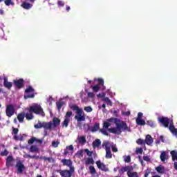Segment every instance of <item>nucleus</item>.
I'll return each instance as SVG.
<instances>
[{"label":"nucleus","instance_id":"nucleus-11","mask_svg":"<svg viewBox=\"0 0 177 177\" xmlns=\"http://www.w3.org/2000/svg\"><path fill=\"white\" fill-rule=\"evenodd\" d=\"M13 84L17 89H21V88H24V80H23V78L13 80Z\"/></svg>","mask_w":177,"mask_h":177},{"label":"nucleus","instance_id":"nucleus-42","mask_svg":"<svg viewBox=\"0 0 177 177\" xmlns=\"http://www.w3.org/2000/svg\"><path fill=\"white\" fill-rule=\"evenodd\" d=\"M89 169H90L91 174H96V169L93 166H90Z\"/></svg>","mask_w":177,"mask_h":177},{"label":"nucleus","instance_id":"nucleus-45","mask_svg":"<svg viewBox=\"0 0 177 177\" xmlns=\"http://www.w3.org/2000/svg\"><path fill=\"white\" fill-rule=\"evenodd\" d=\"M100 131L103 133V135H105V136H109V133H107L106 129H101Z\"/></svg>","mask_w":177,"mask_h":177},{"label":"nucleus","instance_id":"nucleus-1","mask_svg":"<svg viewBox=\"0 0 177 177\" xmlns=\"http://www.w3.org/2000/svg\"><path fill=\"white\" fill-rule=\"evenodd\" d=\"M116 127L109 129L108 131L111 133H115V135H121L122 132H131V128L128 127L127 122L120 121L119 122H115Z\"/></svg>","mask_w":177,"mask_h":177},{"label":"nucleus","instance_id":"nucleus-6","mask_svg":"<svg viewBox=\"0 0 177 177\" xmlns=\"http://www.w3.org/2000/svg\"><path fill=\"white\" fill-rule=\"evenodd\" d=\"M102 147H105V150H106V158H113V153H111V144H110V142L109 141H105L103 144H102Z\"/></svg>","mask_w":177,"mask_h":177},{"label":"nucleus","instance_id":"nucleus-30","mask_svg":"<svg viewBox=\"0 0 177 177\" xmlns=\"http://www.w3.org/2000/svg\"><path fill=\"white\" fill-rule=\"evenodd\" d=\"M57 108L60 111L62 110V107L64 106V102H56Z\"/></svg>","mask_w":177,"mask_h":177},{"label":"nucleus","instance_id":"nucleus-37","mask_svg":"<svg viewBox=\"0 0 177 177\" xmlns=\"http://www.w3.org/2000/svg\"><path fill=\"white\" fill-rule=\"evenodd\" d=\"M84 111H86V113H92V111H93V109H92L91 106H85L84 108Z\"/></svg>","mask_w":177,"mask_h":177},{"label":"nucleus","instance_id":"nucleus-8","mask_svg":"<svg viewBox=\"0 0 177 177\" xmlns=\"http://www.w3.org/2000/svg\"><path fill=\"white\" fill-rule=\"evenodd\" d=\"M15 113H16V108H15V106L13 104H8L6 109V114L7 117L10 118L12 115H15Z\"/></svg>","mask_w":177,"mask_h":177},{"label":"nucleus","instance_id":"nucleus-2","mask_svg":"<svg viewBox=\"0 0 177 177\" xmlns=\"http://www.w3.org/2000/svg\"><path fill=\"white\" fill-rule=\"evenodd\" d=\"M68 107L72 110V111L76 112L75 120H76L77 122H82V121H85V112H84L82 109H80V106L75 104H69Z\"/></svg>","mask_w":177,"mask_h":177},{"label":"nucleus","instance_id":"nucleus-10","mask_svg":"<svg viewBox=\"0 0 177 177\" xmlns=\"http://www.w3.org/2000/svg\"><path fill=\"white\" fill-rule=\"evenodd\" d=\"M15 167L17 168V174H23L26 170V166H24V164L21 162V160L17 162Z\"/></svg>","mask_w":177,"mask_h":177},{"label":"nucleus","instance_id":"nucleus-15","mask_svg":"<svg viewBox=\"0 0 177 177\" xmlns=\"http://www.w3.org/2000/svg\"><path fill=\"white\" fill-rule=\"evenodd\" d=\"M96 165L98 169H101V171H109V169L106 167V165L100 162V160H97L96 162Z\"/></svg>","mask_w":177,"mask_h":177},{"label":"nucleus","instance_id":"nucleus-51","mask_svg":"<svg viewBox=\"0 0 177 177\" xmlns=\"http://www.w3.org/2000/svg\"><path fill=\"white\" fill-rule=\"evenodd\" d=\"M85 153H86L87 156L88 157L92 156V151H89V149H85Z\"/></svg>","mask_w":177,"mask_h":177},{"label":"nucleus","instance_id":"nucleus-58","mask_svg":"<svg viewBox=\"0 0 177 177\" xmlns=\"http://www.w3.org/2000/svg\"><path fill=\"white\" fill-rule=\"evenodd\" d=\"M97 96V97H104L105 95L104 93H99Z\"/></svg>","mask_w":177,"mask_h":177},{"label":"nucleus","instance_id":"nucleus-5","mask_svg":"<svg viewBox=\"0 0 177 177\" xmlns=\"http://www.w3.org/2000/svg\"><path fill=\"white\" fill-rule=\"evenodd\" d=\"M30 113H35V114L41 115V117H45V112L44 109L41 107V105H35L30 107Z\"/></svg>","mask_w":177,"mask_h":177},{"label":"nucleus","instance_id":"nucleus-18","mask_svg":"<svg viewBox=\"0 0 177 177\" xmlns=\"http://www.w3.org/2000/svg\"><path fill=\"white\" fill-rule=\"evenodd\" d=\"M52 127H53V123H52V122H43V128L44 129H48L49 131H50L52 129Z\"/></svg>","mask_w":177,"mask_h":177},{"label":"nucleus","instance_id":"nucleus-49","mask_svg":"<svg viewBox=\"0 0 177 177\" xmlns=\"http://www.w3.org/2000/svg\"><path fill=\"white\" fill-rule=\"evenodd\" d=\"M8 154H9V152L6 149H5L4 151L1 152V156H8Z\"/></svg>","mask_w":177,"mask_h":177},{"label":"nucleus","instance_id":"nucleus-3","mask_svg":"<svg viewBox=\"0 0 177 177\" xmlns=\"http://www.w3.org/2000/svg\"><path fill=\"white\" fill-rule=\"evenodd\" d=\"M62 162L64 166L71 167L70 170H57V172L62 177H71L73 176V172H74V167H71L73 162L70 159H62Z\"/></svg>","mask_w":177,"mask_h":177},{"label":"nucleus","instance_id":"nucleus-13","mask_svg":"<svg viewBox=\"0 0 177 177\" xmlns=\"http://www.w3.org/2000/svg\"><path fill=\"white\" fill-rule=\"evenodd\" d=\"M3 85L5 88L8 89V91H10L12 89V86H13V83L12 82L8 81V77L3 78Z\"/></svg>","mask_w":177,"mask_h":177},{"label":"nucleus","instance_id":"nucleus-17","mask_svg":"<svg viewBox=\"0 0 177 177\" xmlns=\"http://www.w3.org/2000/svg\"><path fill=\"white\" fill-rule=\"evenodd\" d=\"M153 137L150 135H147L145 140V143H146L148 146H150L153 144Z\"/></svg>","mask_w":177,"mask_h":177},{"label":"nucleus","instance_id":"nucleus-22","mask_svg":"<svg viewBox=\"0 0 177 177\" xmlns=\"http://www.w3.org/2000/svg\"><path fill=\"white\" fill-rule=\"evenodd\" d=\"M52 124H53V127H59V125H60V119H59L57 118H53Z\"/></svg>","mask_w":177,"mask_h":177},{"label":"nucleus","instance_id":"nucleus-54","mask_svg":"<svg viewBox=\"0 0 177 177\" xmlns=\"http://www.w3.org/2000/svg\"><path fill=\"white\" fill-rule=\"evenodd\" d=\"M144 161H147V162H150V158L149 156H143Z\"/></svg>","mask_w":177,"mask_h":177},{"label":"nucleus","instance_id":"nucleus-63","mask_svg":"<svg viewBox=\"0 0 177 177\" xmlns=\"http://www.w3.org/2000/svg\"><path fill=\"white\" fill-rule=\"evenodd\" d=\"M118 169H120V167H115L113 169V171H114V172H117L118 171Z\"/></svg>","mask_w":177,"mask_h":177},{"label":"nucleus","instance_id":"nucleus-32","mask_svg":"<svg viewBox=\"0 0 177 177\" xmlns=\"http://www.w3.org/2000/svg\"><path fill=\"white\" fill-rule=\"evenodd\" d=\"M147 124L151 127V128H156V123L153 120L147 121Z\"/></svg>","mask_w":177,"mask_h":177},{"label":"nucleus","instance_id":"nucleus-40","mask_svg":"<svg viewBox=\"0 0 177 177\" xmlns=\"http://www.w3.org/2000/svg\"><path fill=\"white\" fill-rule=\"evenodd\" d=\"M111 124L109 122H104L103 124V128L105 129H108L109 127H110Z\"/></svg>","mask_w":177,"mask_h":177},{"label":"nucleus","instance_id":"nucleus-27","mask_svg":"<svg viewBox=\"0 0 177 177\" xmlns=\"http://www.w3.org/2000/svg\"><path fill=\"white\" fill-rule=\"evenodd\" d=\"M136 121L138 125H140V126L146 125V122L143 119H136Z\"/></svg>","mask_w":177,"mask_h":177},{"label":"nucleus","instance_id":"nucleus-9","mask_svg":"<svg viewBox=\"0 0 177 177\" xmlns=\"http://www.w3.org/2000/svg\"><path fill=\"white\" fill-rule=\"evenodd\" d=\"M73 115V111H67L66 113V115L64 117V120L62 122V127H65V128H67L68 127V124L70 123V117Z\"/></svg>","mask_w":177,"mask_h":177},{"label":"nucleus","instance_id":"nucleus-48","mask_svg":"<svg viewBox=\"0 0 177 177\" xmlns=\"http://www.w3.org/2000/svg\"><path fill=\"white\" fill-rule=\"evenodd\" d=\"M87 95H88V97H91V99H93V97H95V93L92 92H88Z\"/></svg>","mask_w":177,"mask_h":177},{"label":"nucleus","instance_id":"nucleus-62","mask_svg":"<svg viewBox=\"0 0 177 177\" xmlns=\"http://www.w3.org/2000/svg\"><path fill=\"white\" fill-rule=\"evenodd\" d=\"M160 140L162 142V143H164V136H160Z\"/></svg>","mask_w":177,"mask_h":177},{"label":"nucleus","instance_id":"nucleus-44","mask_svg":"<svg viewBox=\"0 0 177 177\" xmlns=\"http://www.w3.org/2000/svg\"><path fill=\"white\" fill-rule=\"evenodd\" d=\"M59 143L60 142H55V141H53V142H52V147H59Z\"/></svg>","mask_w":177,"mask_h":177},{"label":"nucleus","instance_id":"nucleus-31","mask_svg":"<svg viewBox=\"0 0 177 177\" xmlns=\"http://www.w3.org/2000/svg\"><path fill=\"white\" fill-rule=\"evenodd\" d=\"M160 158L161 161L162 162L165 161V160H167V153L165 151L162 152L160 156Z\"/></svg>","mask_w":177,"mask_h":177},{"label":"nucleus","instance_id":"nucleus-47","mask_svg":"<svg viewBox=\"0 0 177 177\" xmlns=\"http://www.w3.org/2000/svg\"><path fill=\"white\" fill-rule=\"evenodd\" d=\"M66 150L74 151V147L73 145L66 146Z\"/></svg>","mask_w":177,"mask_h":177},{"label":"nucleus","instance_id":"nucleus-52","mask_svg":"<svg viewBox=\"0 0 177 177\" xmlns=\"http://www.w3.org/2000/svg\"><path fill=\"white\" fill-rule=\"evenodd\" d=\"M142 117H143V113L140 112L138 113V117H137L136 120H142Z\"/></svg>","mask_w":177,"mask_h":177},{"label":"nucleus","instance_id":"nucleus-36","mask_svg":"<svg viewBox=\"0 0 177 177\" xmlns=\"http://www.w3.org/2000/svg\"><path fill=\"white\" fill-rule=\"evenodd\" d=\"M104 100L106 102L108 106H113V103L111 102V100H110V98L106 97L104 98Z\"/></svg>","mask_w":177,"mask_h":177},{"label":"nucleus","instance_id":"nucleus-35","mask_svg":"<svg viewBox=\"0 0 177 177\" xmlns=\"http://www.w3.org/2000/svg\"><path fill=\"white\" fill-rule=\"evenodd\" d=\"M90 164H95V161L92 158H88L87 160H86V165H89Z\"/></svg>","mask_w":177,"mask_h":177},{"label":"nucleus","instance_id":"nucleus-57","mask_svg":"<svg viewBox=\"0 0 177 177\" xmlns=\"http://www.w3.org/2000/svg\"><path fill=\"white\" fill-rule=\"evenodd\" d=\"M112 151H113V153H117V151H118V149L114 146H112Z\"/></svg>","mask_w":177,"mask_h":177},{"label":"nucleus","instance_id":"nucleus-61","mask_svg":"<svg viewBox=\"0 0 177 177\" xmlns=\"http://www.w3.org/2000/svg\"><path fill=\"white\" fill-rule=\"evenodd\" d=\"M68 154V151L67 149H64V156H67Z\"/></svg>","mask_w":177,"mask_h":177},{"label":"nucleus","instance_id":"nucleus-12","mask_svg":"<svg viewBox=\"0 0 177 177\" xmlns=\"http://www.w3.org/2000/svg\"><path fill=\"white\" fill-rule=\"evenodd\" d=\"M158 121L160 124H162L165 128H168V127H169V118L162 117L158 118Z\"/></svg>","mask_w":177,"mask_h":177},{"label":"nucleus","instance_id":"nucleus-26","mask_svg":"<svg viewBox=\"0 0 177 177\" xmlns=\"http://www.w3.org/2000/svg\"><path fill=\"white\" fill-rule=\"evenodd\" d=\"M98 86L101 85L102 86V90L106 89V86H104V80L102 78L97 79Z\"/></svg>","mask_w":177,"mask_h":177},{"label":"nucleus","instance_id":"nucleus-19","mask_svg":"<svg viewBox=\"0 0 177 177\" xmlns=\"http://www.w3.org/2000/svg\"><path fill=\"white\" fill-rule=\"evenodd\" d=\"M25 117H26V113H24V112L19 113L17 115V120L19 122H24Z\"/></svg>","mask_w":177,"mask_h":177},{"label":"nucleus","instance_id":"nucleus-21","mask_svg":"<svg viewBox=\"0 0 177 177\" xmlns=\"http://www.w3.org/2000/svg\"><path fill=\"white\" fill-rule=\"evenodd\" d=\"M170 154L171 156L172 161H177V151L176 150L171 151Z\"/></svg>","mask_w":177,"mask_h":177},{"label":"nucleus","instance_id":"nucleus-39","mask_svg":"<svg viewBox=\"0 0 177 177\" xmlns=\"http://www.w3.org/2000/svg\"><path fill=\"white\" fill-rule=\"evenodd\" d=\"M37 140V138L35 137H32L30 139L28 140V145H32L34 142Z\"/></svg>","mask_w":177,"mask_h":177},{"label":"nucleus","instance_id":"nucleus-50","mask_svg":"<svg viewBox=\"0 0 177 177\" xmlns=\"http://www.w3.org/2000/svg\"><path fill=\"white\" fill-rule=\"evenodd\" d=\"M12 133L14 135H17V133H19V129L17 128H13L12 129Z\"/></svg>","mask_w":177,"mask_h":177},{"label":"nucleus","instance_id":"nucleus-25","mask_svg":"<svg viewBox=\"0 0 177 177\" xmlns=\"http://www.w3.org/2000/svg\"><path fill=\"white\" fill-rule=\"evenodd\" d=\"M102 145V141L100 139H96L95 141L93 142V147H99Z\"/></svg>","mask_w":177,"mask_h":177},{"label":"nucleus","instance_id":"nucleus-34","mask_svg":"<svg viewBox=\"0 0 177 177\" xmlns=\"http://www.w3.org/2000/svg\"><path fill=\"white\" fill-rule=\"evenodd\" d=\"M91 88H92L93 92H97L98 91H100V87L99 86V84L91 86Z\"/></svg>","mask_w":177,"mask_h":177},{"label":"nucleus","instance_id":"nucleus-41","mask_svg":"<svg viewBox=\"0 0 177 177\" xmlns=\"http://www.w3.org/2000/svg\"><path fill=\"white\" fill-rule=\"evenodd\" d=\"M4 3L6 5V6H10V5H13L12 0H5Z\"/></svg>","mask_w":177,"mask_h":177},{"label":"nucleus","instance_id":"nucleus-56","mask_svg":"<svg viewBox=\"0 0 177 177\" xmlns=\"http://www.w3.org/2000/svg\"><path fill=\"white\" fill-rule=\"evenodd\" d=\"M108 121L109 122H114V121H117V118H111L108 119Z\"/></svg>","mask_w":177,"mask_h":177},{"label":"nucleus","instance_id":"nucleus-7","mask_svg":"<svg viewBox=\"0 0 177 177\" xmlns=\"http://www.w3.org/2000/svg\"><path fill=\"white\" fill-rule=\"evenodd\" d=\"M34 88L31 86H28L25 89V93H30V94H27L24 95V99H34L35 97V94L34 93Z\"/></svg>","mask_w":177,"mask_h":177},{"label":"nucleus","instance_id":"nucleus-24","mask_svg":"<svg viewBox=\"0 0 177 177\" xmlns=\"http://www.w3.org/2000/svg\"><path fill=\"white\" fill-rule=\"evenodd\" d=\"M78 142L81 145H85L86 143V138L85 136H80L77 138Z\"/></svg>","mask_w":177,"mask_h":177},{"label":"nucleus","instance_id":"nucleus-60","mask_svg":"<svg viewBox=\"0 0 177 177\" xmlns=\"http://www.w3.org/2000/svg\"><path fill=\"white\" fill-rule=\"evenodd\" d=\"M40 160H44V161H47L48 158L46 156H41Z\"/></svg>","mask_w":177,"mask_h":177},{"label":"nucleus","instance_id":"nucleus-33","mask_svg":"<svg viewBox=\"0 0 177 177\" xmlns=\"http://www.w3.org/2000/svg\"><path fill=\"white\" fill-rule=\"evenodd\" d=\"M35 129H41L44 128V122H39L37 124H35Z\"/></svg>","mask_w":177,"mask_h":177},{"label":"nucleus","instance_id":"nucleus-16","mask_svg":"<svg viewBox=\"0 0 177 177\" xmlns=\"http://www.w3.org/2000/svg\"><path fill=\"white\" fill-rule=\"evenodd\" d=\"M155 169L158 174H160V175H164V174H165V167H164L162 165L156 167Z\"/></svg>","mask_w":177,"mask_h":177},{"label":"nucleus","instance_id":"nucleus-53","mask_svg":"<svg viewBox=\"0 0 177 177\" xmlns=\"http://www.w3.org/2000/svg\"><path fill=\"white\" fill-rule=\"evenodd\" d=\"M143 153V149L142 148H138L136 150V153L137 154H142Z\"/></svg>","mask_w":177,"mask_h":177},{"label":"nucleus","instance_id":"nucleus-4","mask_svg":"<svg viewBox=\"0 0 177 177\" xmlns=\"http://www.w3.org/2000/svg\"><path fill=\"white\" fill-rule=\"evenodd\" d=\"M118 171L120 176H121V175H122L124 172H127L128 177H139L138 172L134 171L133 167L131 165L122 167Z\"/></svg>","mask_w":177,"mask_h":177},{"label":"nucleus","instance_id":"nucleus-59","mask_svg":"<svg viewBox=\"0 0 177 177\" xmlns=\"http://www.w3.org/2000/svg\"><path fill=\"white\" fill-rule=\"evenodd\" d=\"M174 168L176 169V171H177V160L174 161Z\"/></svg>","mask_w":177,"mask_h":177},{"label":"nucleus","instance_id":"nucleus-64","mask_svg":"<svg viewBox=\"0 0 177 177\" xmlns=\"http://www.w3.org/2000/svg\"><path fill=\"white\" fill-rule=\"evenodd\" d=\"M35 142H37V143H42V140H39V139H37L36 138V141Z\"/></svg>","mask_w":177,"mask_h":177},{"label":"nucleus","instance_id":"nucleus-20","mask_svg":"<svg viewBox=\"0 0 177 177\" xmlns=\"http://www.w3.org/2000/svg\"><path fill=\"white\" fill-rule=\"evenodd\" d=\"M21 7L24 9L28 10L29 9H31V8H32V5H31V3H28V2H23L21 4Z\"/></svg>","mask_w":177,"mask_h":177},{"label":"nucleus","instance_id":"nucleus-14","mask_svg":"<svg viewBox=\"0 0 177 177\" xmlns=\"http://www.w3.org/2000/svg\"><path fill=\"white\" fill-rule=\"evenodd\" d=\"M15 159H13V156H9L6 158V165L7 168H9L10 167H13V161Z\"/></svg>","mask_w":177,"mask_h":177},{"label":"nucleus","instance_id":"nucleus-55","mask_svg":"<svg viewBox=\"0 0 177 177\" xmlns=\"http://www.w3.org/2000/svg\"><path fill=\"white\" fill-rule=\"evenodd\" d=\"M57 5L58 6H64V2H63L62 1H58Z\"/></svg>","mask_w":177,"mask_h":177},{"label":"nucleus","instance_id":"nucleus-43","mask_svg":"<svg viewBox=\"0 0 177 177\" xmlns=\"http://www.w3.org/2000/svg\"><path fill=\"white\" fill-rule=\"evenodd\" d=\"M149 174H151V170H150V169H147L145 171V177L149 176Z\"/></svg>","mask_w":177,"mask_h":177},{"label":"nucleus","instance_id":"nucleus-29","mask_svg":"<svg viewBox=\"0 0 177 177\" xmlns=\"http://www.w3.org/2000/svg\"><path fill=\"white\" fill-rule=\"evenodd\" d=\"M38 150L39 149L37 145H32L30 148V151L31 153H36L37 151H38Z\"/></svg>","mask_w":177,"mask_h":177},{"label":"nucleus","instance_id":"nucleus-38","mask_svg":"<svg viewBox=\"0 0 177 177\" xmlns=\"http://www.w3.org/2000/svg\"><path fill=\"white\" fill-rule=\"evenodd\" d=\"M136 143L137 145H140L141 146H143L144 145H145V140H143L142 138H138L136 140Z\"/></svg>","mask_w":177,"mask_h":177},{"label":"nucleus","instance_id":"nucleus-46","mask_svg":"<svg viewBox=\"0 0 177 177\" xmlns=\"http://www.w3.org/2000/svg\"><path fill=\"white\" fill-rule=\"evenodd\" d=\"M124 161L125 162H131V156H125Z\"/></svg>","mask_w":177,"mask_h":177},{"label":"nucleus","instance_id":"nucleus-23","mask_svg":"<svg viewBox=\"0 0 177 177\" xmlns=\"http://www.w3.org/2000/svg\"><path fill=\"white\" fill-rule=\"evenodd\" d=\"M100 129V124L99 123H95L93 127H92V129H91V131L92 132H96L97 131H99V129Z\"/></svg>","mask_w":177,"mask_h":177},{"label":"nucleus","instance_id":"nucleus-28","mask_svg":"<svg viewBox=\"0 0 177 177\" xmlns=\"http://www.w3.org/2000/svg\"><path fill=\"white\" fill-rule=\"evenodd\" d=\"M25 117L26 118V120H28V121H30V120H32V118H34V115H32V112H29L27 113L26 115H25Z\"/></svg>","mask_w":177,"mask_h":177}]
</instances>
